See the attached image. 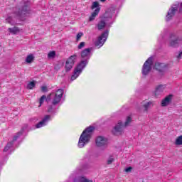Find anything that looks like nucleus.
I'll return each instance as SVG.
<instances>
[{
	"instance_id": "obj_16",
	"label": "nucleus",
	"mask_w": 182,
	"mask_h": 182,
	"mask_svg": "<svg viewBox=\"0 0 182 182\" xmlns=\"http://www.w3.org/2000/svg\"><path fill=\"white\" fill-rule=\"evenodd\" d=\"M166 89V85H159L156 87L154 95L157 97V96H159V95H161L163 92H164V90Z\"/></svg>"
},
{
	"instance_id": "obj_31",
	"label": "nucleus",
	"mask_w": 182,
	"mask_h": 182,
	"mask_svg": "<svg viewBox=\"0 0 182 182\" xmlns=\"http://www.w3.org/2000/svg\"><path fill=\"white\" fill-rule=\"evenodd\" d=\"M95 8H99V3L97 1H95L92 3V9H95Z\"/></svg>"
},
{
	"instance_id": "obj_37",
	"label": "nucleus",
	"mask_w": 182,
	"mask_h": 182,
	"mask_svg": "<svg viewBox=\"0 0 182 182\" xmlns=\"http://www.w3.org/2000/svg\"><path fill=\"white\" fill-rule=\"evenodd\" d=\"M158 65H160V63H158L155 64V68L157 70H159V68H157Z\"/></svg>"
},
{
	"instance_id": "obj_18",
	"label": "nucleus",
	"mask_w": 182,
	"mask_h": 182,
	"mask_svg": "<svg viewBox=\"0 0 182 182\" xmlns=\"http://www.w3.org/2000/svg\"><path fill=\"white\" fill-rule=\"evenodd\" d=\"M99 12H100V8L96 9L90 16L89 21L90 22H92V21H95V19H96V16L99 15Z\"/></svg>"
},
{
	"instance_id": "obj_23",
	"label": "nucleus",
	"mask_w": 182,
	"mask_h": 182,
	"mask_svg": "<svg viewBox=\"0 0 182 182\" xmlns=\"http://www.w3.org/2000/svg\"><path fill=\"white\" fill-rule=\"evenodd\" d=\"M175 144L176 146H181L182 145V135L178 136L175 141Z\"/></svg>"
},
{
	"instance_id": "obj_9",
	"label": "nucleus",
	"mask_w": 182,
	"mask_h": 182,
	"mask_svg": "<svg viewBox=\"0 0 182 182\" xmlns=\"http://www.w3.org/2000/svg\"><path fill=\"white\" fill-rule=\"evenodd\" d=\"M96 146L97 147H103L106 149L107 147V139L104 136H97L95 141Z\"/></svg>"
},
{
	"instance_id": "obj_29",
	"label": "nucleus",
	"mask_w": 182,
	"mask_h": 182,
	"mask_svg": "<svg viewBox=\"0 0 182 182\" xmlns=\"http://www.w3.org/2000/svg\"><path fill=\"white\" fill-rule=\"evenodd\" d=\"M130 123H132V117H127V120L124 123V127H127V126H129Z\"/></svg>"
},
{
	"instance_id": "obj_3",
	"label": "nucleus",
	"mask_w": 182,
	"mask_h": 182,
	"mask_svg": "<svg viewBox=\"0 0 182 182\" xmlns=\"http://www.w3.org/2000/svg\"><path fill=\"white\" fill-rule=\"evenodd\" d=\"M86 65H87V60H82L75 68L74 70L73 75L71 76V80H75L76 78L79 77L80 73L85 68H86Z\"/></svg>"
},
{
	"instance_id": "obj_14",
	"label": "nucleus",
	"mask_w": 182,
	"mask_h": 182,
	"mask_svg": "<svg viewBox=\"0 0 182 182\" xmlns=\"http://www.w3.org/2000/svg\"><path fill=\"white\" fill-rule=\"evenodd\" d=\"M141 107H144V112H147L149 110V109H150V107H151V106H154V102L153 101H143L141 103Z\"/></svg>"
},
{
	"instance_id": "obj_39",
	"label": "nucleus",
	"mask_w": 182,
	"mask_h": 182,
	"mask_svg": "<svg viewBox=\"0 0 182 182\" xmlns=\"http://www.w3.org/2000/svg\"><path fill=\"white\" fill-rule=\"evenodd\" d=\"M48 112H52V107H50V108L48 109Z\"/></svg>"
},
{
	"instance_id": "obj_4",
	"label": "nucleus",
	"mask_w": 182,
	"mask_h": 182,
	"mask_svg": "<svg viewBox=\"0 0 182 182\" xmlns=\"http://www.w3.org/2000/svg\"><path fill=\"white\" fill-rule=\"evenodd\" d=\"M182 43V38L176 33H171L169 40V46L171 48H178Z\"/></svg>"
},
{
	"instance_id": "obj_27",
	"label": "nucleus",
	"mask_w": 182,
	"mask_h": 182,
	"mask_svg": "<svg viewBox=\"0 0 182 182\" xmlns=\"http://www.w3.org/2000/svg\"><path fill=\"white\" fill-rule=\"evenodd\" d=\"M33 61V55H29L26 57V62L27 63H32V62Z\"/></svg>"
},
{
	"instance_id": "obj_26",
	"label": "nucleus",
	"mask_w": 182,
	"mask_h": 182,
	"mask_svg": "<svg viewBox=\"0 0 182 182\" xmlns=\"http://www.w3.org/2000/svg\"><path fill=\"white\" fill-rule=\"evenodd\" d=\"M6 22L8 23H10V25H15V20H14V18L11 16H9L6 19Z\"/></svg>"
},
{
	"instance_id": "obj_34",
	"label": "nucleus",
	"mask_w": 182,
	"mask_h": 182,
	"mask_svg": "<svg viewBox=\"0 0 182 182\" xmlns=\"http://www.w3.org/2000/svg\"><path fill=\"white\" fill-rule=\"evenodd\" d=\"M42 92H48V87L46 86L41 87Z\"/></svg>"
},
{
	"instance_id": "obj_28",
	"label": "nucleus",
	"mask_w": 182,
	"mask_h": 182,
	"mask_svg": "<svg viewBox=\"0 0 182 182\" xmlns=\"http://www.w3.org/2000/svg\"><path fill=\"white\" fill-rule=\"evenodd\" d=\"M12 146H14V142H9L4 147V151H8V150H9Z\"/></svg>"
},
{
	"instance_id": "obj_17",
	"label": "nucleus",
	"mask_w": 182,
	"mask_h": 182,
	"mask_svg": "<svg viewBox=\"0 0 182 182\" xmlns=\"http://www.w3.org/2000/svg\"><path fill=\"white\" fill-rule=\"evenodd\" d=\"M74 182H93V180L88 179L85 176H79L74 179Z\"/></svg>"
},
{
	"instance_id": "obj_2",
	"label": "nucleus",
	"mask_w": 182,
	"mask_h": 182,
	"mask_svg": "<svg viewBox=\"0 0 182 182\" xmlns=\"http://www.w3.org/2000/svg\"><path fill=\"white\" fill-rule=\"evenodd\" d=\"M63 97V90L58 89L56 92H51L50 95L47 96L46 102L49 103L51 100L52 105L54 106L58 105L62 100V97Z\"/></svg>"
},
{
	"instance_id": "obj_30",
	"label": "nucleus",
	"mask_w": 182,
	"mask_h": 182,
	"mask_svg": "<svg viewBox=\"0 0 182 182\" xmlns=\"http://www.w3.org/2000/svg\"><path fill=\"white\" fill-rule=\"evenodd\" d=\"M114 161V158H113V156H110L107 161V164H112V163H113Z\"/></svg>"
},
{
	"instance_id": "obj_13",
	"label": "nucleus",
	"mask_w": 182,
	"mask_h": 182,
	"mask_svg": "<svg viewBox=\"0 0 182 182\" xmlns=\"http://www.w3.org/2000/svg\"><path fill=\"white\" fill-rule=\"evenodd\" d=\"M50 119V117L49 115H46L41 122H38L36 125V129H41V127H43V126H46V123H48V122H49Z\"/></svg>"
},
{
	"instance_id": "obj_35",
	"label": "nucleus",
	"mask_w": 182,
	"mask_h": 182,
	"mask_svg": "<svg viewBox=\"0 0 182 182\" xmlns=\"http://www.w3.org/2000/svg\"><path fill=\"white\" fill-rule=\"evenodd\" d=\"M125 171L127 173H130V171H132V167H128L125 169Z\"/></svg>"
},
{
	"instance_id": "obj_7",
	"label": "nucleus",
	"mask_w": 182,
	"mask_h": 182,
	"mask_svg": "<svg viewBox=\"0 0 182 182\" xmlns=\"http://www.w3.org/2000/svg\"><path fill=\"white\" fill-rule=\"evenodd\" d=\"M151 66H153V58L150 57L143 65L142 74L144 75H149L150 70H151Z\"/></svg>"
},
{
	"instance_id": "obj_8",
	"label": "nucleus",
	"mask_w": 182,
	"mask_h": 182,
	"mask_svg": "<svg viewBox=\"0 0 182 182\" xmlns=\"http://www.w3.org/2000/svg\"><path fill=\"white\" fill-rule=\"evenodd\" d=\"M109 36V31H105L97 40L96 46H103V44L106 42V39Z\"/></svg>"
},
{
	"instance_id": "obj_11",
	"label": "nucleus",
	"mask_w": 182,
	"mask_h": 182,
	"mask_svg": "<svg viewBox=\"0 0 182 182\" xmlns=\"http://www.w3.org/2000/svg\"><path fill=\"white\" fill-rule=\"evenodd\" d=\"M178 4H176L175 6H172L171 9L168 11V14L166 18V21L168 22V21H171V19L176 14V12L178 10V8L177 7Z\"/></svg>"
},
{
	"instance_id": "obj_5",
	"label": "nucleus",
	"mask_w": 182,
	"mask_h": 182,
	"mask_svg": "<svg viewBox=\"0 0 182 182\" xmlns=\"http://www.w3.org/2000/svg\"><path fill=\"white\" fill-rule=\"evenodd\" d=\"M30 9L29 6L25 4L21 9L16 8L14 14L16 16H18V18H23L25 15H28V14H29Z\"/></svg>"
},
{
	"instance_id": "obj_15",
	"label": "nucleus",
	"mask_w": 182,
	"mask_h": 182,
	"mask_svg": "<svg viewBox=\"0 0 182 182\" xmlns=\"http://www.w3.org/2000/svg\"><path fill=\"white\" fill-rule=\"evenodd\" d=\"M123 127H124L123 123H122V122H119L114 128V132L122 134L123 133Z\"/></svg>"
},
{
	"instance_id": "obj_38",
	"label": "nucleus",
	"mask_w": 182,
	"mask_h": 182,
	"mask_svg": "<svg viewBox=\"0 0 182 182\" xmlns=\"http://www.w3.org/2000/svg\"><path fill=\"white\" fill-rule=\"evenodd\" d=\"M180 12L182 11V3L181 4V7H180V9H179Z\"/></svg>"
},
{
	"instance_id": "obj_24",
	"label": "nucleus",
	"mask_w": 182,
	"mask_h": 182,
	"mask_svg": "<svg viewBox=\"0 0 182 182\" xmlns=\"http://www.w3.org/2000/svg\"><path fill=\"white\" fill-rule=\"evenodd\" d=\"M36 86V81H31L27 85V89L32 90L33 87Z\"/></svg>"
},
{
	"instance_id": "obj_21",
	"label": "nucleus",
	"mask_w": 182,
	"mask_h": 182,
	"mask_svg": "<svg viewBox=\"0 0 182 182\" xmlns=\"http://www.w3.org/2000/svg\"><path fill=\"white\" fill-rule=\"evenodd\" d=\"M55 56H56V51L55 50L50 51L48 54V59H55Z\"/></svg>"
},
{
	"instance_id": "obj_12",
	"label": "nucleus",
	"mask_w": 182,
	"mask_h": 182,
	"mask_svg": "<svg viewBox=\"0 0 182 182\" xmlns=\"http://www.w3.org/2000/svg\"><path fill=\"white\" fill-rule=\"evenodd\" d=\"M172 100H173L172 95H169L166 96L164 100H162L161 102V106H162V107H166V106H168V105L171 103Z\"/></svg>"
},
{
	"instance_id": "obj_36",
	"label": "nucleus",
	"mask_w": 182,
	"mask_h": 182,
	"mask_svg": "<svg viewBox=\"0 0 182 182\" xmlns=\"http://www.w3.org/2000/svg\"><path fill=\"white\" fill-rule=\"evenodd\" d=\"M177 59H181L182 58V51L176 56Z\"/></svg>"
},
{
	"instance_id": "obj_10",
	"label": "nucleus",
	"mask_w": 182,
	"mask_h": 182,
	"mask_svg": "<svg viewBox=\"0 0 182 182\" xmlns=\"http://www.w3.org/2000/svg\"><path fill=\"white\" fill-rule=\"evenodd\" d=\"M112 21V16L109 17H105L104 19L100 21L97 24V28L98 31H102L105 28H106V25L109 23L107 21Z\"/></svg>"
},
{
	"instance_id": "obj_19",
	"label": "nucleus",
	"mask_w": 182,
	"mask_h": 182,
	"mask_svg": "<svg viewBox=\"0 0 182 182\" xmlns=\"http://www.w3.org/2000/svg\"><path fill=\"white\" fill-rule=\"evenodd\" d=\"M8 31L10 33H12L13 35H16L17 33H19L21 32V29L18 27H13V28H9Z\"/></svg>"
},
{
	"instance_id": "obj_6",
	"label": "nucleus",
	"mask_w": 182,
	"mask_h": 182,
	"mask_svg": "<svg viewBox=\"0 0 182 182\" xmlns=\"http://www.w3.org/2000/svg\"><path fill=\"white\" fill-rule=\"evenodd\" d=\"M77 59V55L74 54L73 55L70 56L66 62H65V70L66 72H69L75 63H76V60Z\"/></svg>"
},
{
	"instance_id": "obj_22",
	"label": "nucleus",
	"mask_w": 182,
	"mask_h": 182,
	"mask_svg": "<svg viewBox=\"0 0 182 182\" xmlns=\"http://www.w3.org/2000/svg\"><path fill=\"white\" fill-rule=\"evenodd\" d=\"M20 136H22V131L18 132L14 137H13V141H11L10 143H14V141H16L18 139H19Z\"/></svg>"
},
{
	"instance_id": "obj_40",
	"label": "nucleus",
	"mask_w": 182,
	"mask_h": 182,
	"mask_svg": "<svg viewBox=\"0 0 182 182\" xmlns=\"http://www.w3.org/2000/svg\"><path fill=\"white\" fill-rule=\"evenodd\" d=\"M101 2H105L106 0H100Z\"/></svg>"
},
{
	"instance_id": "obj_33",
	"label": "nucleus",
	"mask_w": 182,
	"mask_h": 182,
	"mask_svg": "<svg viewBox=\"0 0 182 182\" xmlns=\"http://www.w3.org/2000/svg\"><path fill=\"white\" fill-rule=\"evenodd\" d=\"M82 36H83V33H82V32L78 33L77 34V38H76L77 41H80V38H82Z\"/></svg>"
},
{
	"instance_id": "obj_1",
	"label": "nucleus",
	"mask_w": 182,
	"mask_h": 182,
	"mask_svg": "<svg viewBox=\"0 0 182 182\" xmlns=\"http://www.w3.org/2000/svg\"><path fill=\"white\" fill-rule=\"evenodd\" d=\"M93 130H95L93 127H89L85 131H83L78 141V147L80 149H82V147H85V146H86V144L90 141V137H92Z\"/></svg>"
},
{
	"instance_id": "obj_32",
	"label": "nucleus",
	"mask_w": 182,
	"mask_h": 182,
	"mask_svg": "<svg viewBox=\"0 0 182 182\" xmlns=\"http://www.w3.org/2000/svg\"><path fill=\"white\" fill-rule=\"evenodd\" d=\"M85 45H86V43L85 42H81L77 46V49H83L85 48Z\"/></svg>"
},
{
	"instance_id": "obj_20",
	"label": "nucleus",
	"mask_w": 182,
	"mask_h": 182,
	"mask_svg": "<svg viewBox=\"0 0 182 182\" xmlns=\"http://www.w3.org/2000/svg\"><path fill=\"white\" fill-rule=\"evenodd\" d=\"M90 55V48H85L81 52V58H89Z\"/></svg>"
},
{
	"instance_id": "obj_25",
	"label": "nucleus",
	"mask_w": 182,
	"mask_h": 182,
	"mask_svg": "<svg viewBox=\"0 0 182 182\" xmlns=\"http://www.w3.org/2000/svg\"><path fill=\"white\" fill-rule=\"evenodd\" d=\"M46 99H48V97H46V95H43L41 96V97L39 100V106L38 107H41V106H42V105H43V102H45V100H46Z\"/></svg>"
}]
</instances>
